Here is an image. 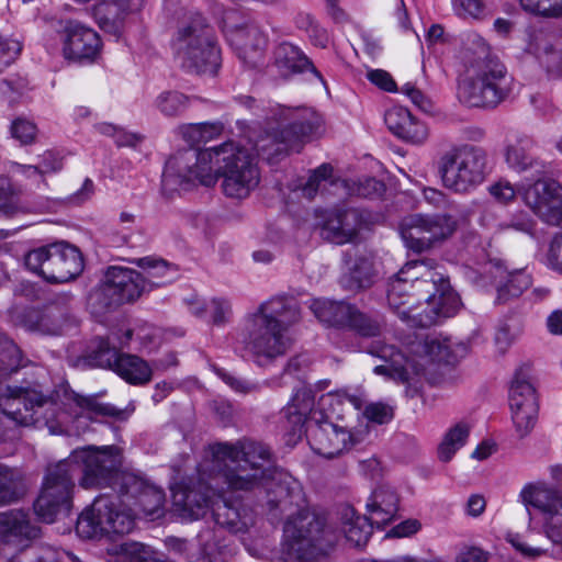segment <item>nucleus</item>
I'll return each instance as SVG.
<instances>
[{"mask_svg":"<svg viewBox=\"0 0 562 562\" xmlns=\"http://www.w3.org/2000/svg\"><path fill=\"white\" fill-rule=\"evenodd\" d=\"M509 407L516 431L527 436L536 426L539 402L533 385L524 376L516 375L509 390Z\"/></svg>","mask_w":562,"mask_h":562,"instance_id":"obj_19","label":"nucleus"},{"mask_svg":"<svg viewBox=\"0 0 562 562\" xmlns=\"http://www.w3.org/2000/svg\"><path fill=\"white\" fill-rule=\"evenodd\" d=\"M26 491L24 474L14 468L0 463V505L19 499Z\"/></svg>","mask_w":562,"mask_h":562,"instance_id":"obj_36","label":"nucleus"},{"mask_svg":"<svg viewBox=\"0 0 562 562\" xmlns=\"http://www.w3.org/2000/svg\"><path fill=\"white\" fill-rule=\"evenodd\" d=\"M101 50L97 32L79 23L69 22L64 31L63 54L71 60H92Z\"/></svg>","mask_w":562,"mask_h":562,"instance_id":"obj_22","label":"nucleus"},{"mask_svg":"<svg viewBox=\"0 0 562 562\" xmlns=\"http://www.w3.org/2000/svg\"><path fill=\"white\" fill-rule=\"evenodd\" d=\"M547 71H558L562 65V53L555 49L542 33L532 34L526 47Z\"/></svg>","mask_w":562,"mask_h":562,"instance_id":"obj_35","label":"nucleus"},{"mask_svg":"<svg viewBox=\"0 0 562 562\" xmlns=\"http://www.w3.org/2000/svg\"><path fill=\"white\" fill-rule=\"evenodd\" d=\"M20 52L19 41L0 38V72L16 58Z\"/></svg>","mask_w":562,"mask_h":562,"instance_id":"obj_57","label":"nucleus"},{"mask_svg":"<svg viewBox=\"0 0 562 562\" xmlns=\"http://www.w3.org/2000/svg\"><path fill=\"white\" fill-rule=\"evenodd\" d=\"M122 494L102 495L94 499L92 505L86 508L77 519L76 531L85 539H99L111 537V515H114L121 505Z\"/></svg>","mask_w":562,"mask_h":562,"instance_id":"obj_21","label":"nucleus"},{"mask_svg":"<svg viewBox=\"0 0 562 562\" xmlns=\"http://www.w3.org/2000/svg\"><path fill=\"white\" fill-rule=\"evenodd\" d=\"M549 262L554 269L562 272V238L555 239L551 244L549 251Z\"/></svg>","mask_w":562,"mask_h":562,"instance_id":"obj_64","label":"nucleus"},{"mask_svg":"<svg viewBox=\"0 0 562 562\" xmlns=\"http://www.w3.org/2000/svg\"><path fill=\"white\" fill-rule=\"evenodd\" d=\"M542 528L546 536L553 542L562 544V496L548 513L542 516Z\"/></svg>","mask_w":562,"mask_h":562,"instance_id":"obj_44","label":"nucleus"},{"mask_svg":"<svg viewBox=\"0 0 562 562\" xmlns=\"http://www.w3.org/2000/svg\"><path fill=\"white\" fill-rule=\"evenodd\" d=\"M507 541L526 558L537 559L547 554L546 549L526 543L519 535L508 533Z\"/></svg>","mask_w":562,"mask_h":562,"instance_id":"obj_55","label":"nucleus"},{"mask_svg":"<svg viewBox=\"0 0 562 562\" xmlns=\"http://www.w3.org/2000/svg\"><path fill=\"white\" fill-rule=\"evenodd\" d=\"M419 528L420 524L417 520L408 519L392 528L387 536L395 538L409 537L416 533L419 530Z\"/></svg>","mask_w":562,"mask_h":562,"instance_id":"obj_62","label":"nucleus"},{"mask_svg":"<svg viewBox=\"0 0 562 562\" xmlns=\"http://www.w3.org/2000/svg\"><path fill=\"white\" fill-rule=\"evenodd\" d=\"M36 536L37 529L31 526L24 513H0V543L3 544L2 551L9 558V562H57V553L52 550L45 551L41 557L30 551L11 555V549L23 550Z\"/></svg>","mask_w":562,"mask_h":562,"instance_id":"obj_15","label":"nucleus"},{"mask_svg":"<svg viewBox=\"0 0 562 562\" xmlns=\"http://www.w3.org/2000/svg\"><path fill=\"white\" fill-rule=\"evenodd\" d=\"M270 452L261 443H217L211 448V456L198 468L199 480L192 488L178 486L172 490L173 505L186 519H199L211 509L215 522L234 532L247 528L248 521L221 491L226 484L234 492L251 491L267 480V464Z\"/></svg>","mask_w":562,"mask_h":562,"instance_id":"obj_1","label":"nucleus"},{"mask_svg":"<svg viewBox=\"0 0 562 562\" xmlns=\"http://www.w3.org/2000/svg\"><path fill=\"white\" fill-rule=\"evenodd\" d=\"M12 171L15 176H21L33 182H44V177L37 165H22L15 162L12 166Z\"/></svg>","mask_w":562,"mask_h":562,"instance_id":"obj_61","label":"nucleus"},{"mask_svg":"<svg viewBox=\"0 0 562 562\" xmlns=\"http://www.w3.org/2000/svg\"><path fill=\"white\" fill-rule=\"evenodd\" d=\"M142 282L146 291L171 283L178 276L177 269L161 259L145 257L137 260Z\"/></svg>","mask_w":562,"mask_h":562,"instance_id":"obj_31","label":"nucleus"},{"mask_svg":"<svg viewBox=\"0 0 562 562\" xmlns=\"http://www.w3.org/2000/svg\"><path fill=\"white\" fill-rule=\"evenodd\" d=\"M360 227L361 217L356 210L335 212L324 223L322 235L334 244L344 245L353 240Z\"/></svg>","mask_w":562,"mask_h":562,"instance_id":"obj_26","label":"nucleus"},{"mask_svg":"<svg viewBox=\"0 0 562 562\" xmlns=\"http://www.w3.org/2000/svg\"><path fill=\"white\" fill-rule=\"evenodd\" d=\"M317 516L301 510L290 516L283 528L280 562H315L318 553H324L331 541Z\"/></svg>","mask_w":562,"mask_h":562,"instance_id":"obj_10","label":"nucleus"},{"mask_svg":"<svg viewBox=\"0 0 562 562\" xmlns=\"http://www.w3.org/2000/svg\"><path fill=\"white\" fill-rule=\"evenodd\" d=\"M562 495L544 482L526 484L520 493L519 499L526 506L539 509L542 516L561 499Z\"/></svg>","mask_w":562,"mask_h":562,"instance_id":"obj_34","label":"nucleus"},{"mask_svg":"<svg viewBox=\"0 0 562 562\" xmlns=\"http://www.w3.org/2000/svg\"><path fill=\"white\" fill-rule=\"evenodd\" d=\"M400 92L406 95L416 106L423 111H429L431 109L430 101L413 82L404 83L400 88Z\"/></svg>","mask_w":562,"mask_h":562,"instance_id":"obj_60","label":"nucleus"},{"mask_svg":"<svg viewBox=\"0 0 562 562\" xmlns=\"http://www.w3.org/2000/svg\"><path fill=\"white\" fill-rule=\"evenodd\" d=\"M488 193L495 201L502 204L513 202L517 195V190L508 180L499 179L488 187Z\"/></svg>","mask_w":562,"mask_h":562,"instance_id":"obj_53","label":"nucleus"},{"mask_svg":"<svg viewBox=\"0 0 562 562\" xmlns=\"http://www.w3.org/2000/svg\"><path fill=\"white\" fill-rule=\"evenodd\" d=\"M362 401L345 391L328 392L318 397L312 390L302 386L295 391L284 409L292 426L293 435L301 436L306 423H314L311 429L310 445L315 453L331 459L346 451L364 432L359 418Z\"/></svg>","mask_w":562,"mask_h":562,"instance_id":"obj_3","label":"nucleus"},{"mask_svg":"<svg viewBox=\"0 0 562 562\" xmlns=\"http://www.w3.org/2000/svg\"><path fill=\"white\" fill-rule=\"evenodd\" d=\"M367 78L371 83L386 92H394L397 90L392 76L383 69L369 70L367 72Z\"/></svg>","mask_w":562,"mask_h":562,"instance_id":"obj_59","label":"nucleus"},{"mask_svg":"<svg viewBox=\"0 0 562 562\" xmlns=\"http://www.w3.org/2000/svg\"><path fill=\"white\" fill-rule=\"evenodd\" d=\"M36 165L43 177H45L46 175L60 171L63 169V159L58 154L47 150L40 157Z\"/></svg>","mask_w":562,"mask_h":562,"instance_id":"obj_58","label":"nucleus"},{"mask_svg":"<svg viewBox=\"0 0 562 562\" xmlns=\"http://www.w3.org/2000/svg\"><path fill=\"white\" fill-rule=\"evenodd\" d=\"M512 89V78L499 61L483 63L476 69H467L459 82V99L470 106H494Z\"/></svg>","mask_w":562,"mask_h":562,"instance_id":"obj_12","label":"nucleus"},{"mask_svg":"<svg viewBox=\"0 0 562 562\" xmlns=\"http://www.w3.org/2000/svg\"><path fill=\"white\" fill-rule=\"evenodd\" d=\"M10 132L21 144H31L37 135L35 124L23 117H18L11 123Z\"/></svg>","mask_w":562,"mask_h":562,"instance_id":"obj_50","label":"nucleus"},{"mask_svg":"<svg viewBox=\"0 0 562 562\" xmlns=\"http://www.w3.org/2000/svg\"><path fill=\"white\" fill-rule=\"evenodd\" d=\"M487 156L483 148L461 145L446 151L439 160V175L445 188L467 193L486 178Z\"/></svg>","mask_w":562,"mask_h":562,"instance_id":"obj_11","label":"nucleus"},{"mask_svg":"<svg viewBox=\"0 0 562 562\" xmlns=\"http://www.w3.org/2000/svg\"><path fill=\"white\" fill-rule=\"evenodd\" d=\"M227 37L245 64L256 67L262 60L267 38L257 25L250 24L232 29L228 31Z\"/></svg>","mask_w":562,"mask_h":562,"instance_id":"obj_25","label":"nucleus"},{"mask_svg":"<svg viewBox=\"0 0 562 562\" xmlns=\"http://www.w3.org/2000/svg\"><path fill=\"white\" fill-rule=\"evenodd\" d=\"M429 136V130L427 125L414 116L411 117L409 123L403 128L398 138L412 143L414 145L424 144Z\"/></svg>","mask_w":562,"mask_h":562,"instance_id":"obj_49","label":"nucleus"},{"mask_svg":"<svg viewBox=\"0 0 562 562\" xmlns=\"http://www.w3.org/2000/svg\"><path fill=\"white\" fill-rule=\"evenodd\" d=\"M207 312L213 324H224L231 315V304L224 299H211L207 301Z\"/></svg>","mask_w":562,"mask_h":562,"instance_id":"obj_54","label":"nucleus"},{"mask_svg":"<svg viewBox=\"0 0 562 562\" xmlns=\"http://www.w3.org/2000/svg\"><path fill=\"white\" fill-rule=\"evenodd\" d=\"M525 203L543 221L562 222V187L554 180H538L520 191Z\"/></svg>","mask_w":562,"mask_h":562,"instance_id":"obj_20","label":"nucleus"},{"mask_svg":"<svg viewBox=\"0 0 562 562\" xmlns=\"http://www.w3.org/2000/svg\"><path fill=\"white\" fill-rule=\"evenodd\" d=\"M530 285V279L521 271L508 274L505 284L497 288V300L505 301L509 296H518Z\"/></svg>","mask_w":562,"mask_h":562,"instance_id":"obj_46","label":"nucleus"},{"mask_svg":"<svg viewBox=\"0 0 562 562\" xmlns=\"http://www.w3.org/2000/svg\"><path fill=\"white\" fill-rule=\"evenodd\" d=\"M412 116L406 108L394 105L385 112L384 122L390 132L398 137L403 128L409 123Z\"/></svg>","mask_w":562,"mask_h":562,"instance_id":"obj_48","label":"nucleus"},{"mask_svg":"<svg viewBox=\"0 0 562 562\" xmlns=\"http://www.w3.org/2000/svg\"><path fill=\"white\" fill-rule=\"evenodd\" d=\"M454 13L463 19H480L484 12L483 0H451Z\"/></svg>","mask_w":562,"mask_h":562,"instance_id":"obj_52","label":"nucleus"},{"mask_svg":"<svg viewBox=\"0 0 562 562\" xmlns=\"http://www.w3.org/2000/svg\"><path fill=\"white\" fill-rule=\"evenodd\" d=\"M529 14L544 19H562V0H519Z\"/></svg>","mask_w":562,"mask_h":562,"instance_id":"obj_42","label":"nucleus"},{"mask_svg":"<svg viewBox=\"0 0 562 562\" xmlns=\"http://www.w3.org/2000/svg\"><path fill=\"white\" fill-rule=\"evenodd\" d=\"M138 271L124 267H111L106 271L104 291L113 296L114 304L131 302L146 291Z\"/></svg>","mask_w":562,"mask_h":562,"instance_id":"obj_24","label":"nucleus"},{"mask_svg":"<svg viewBox=\"0 0 562 562\" xmlns=\"http://www.w3.org/2000/svg\"><path fill=\"white\" fill-rule=\"evenodd\" d=\"M111 537L128 533L134 528L135 512L128 507L125 497L122 496L121 505L117 506L114 515H111Z\"/></svg>","mask_w":562,"mask_h":562,"instance_id":"obj_45","label":"nucleus"},{"mask_svg":"<svg viewBox=\"0 0 562 562\" xmlns=\"http://www.w3.org/2000/svg\"><path fill=\"white\" fill-rule=\"evenodd\" d=\"M333 168L329 165H322L317 169H315L306 184L303 187V194L312 199L322 187V183L325 182L331 176Z\"/></svg>","mask_w":562,"mask_h":562,"instance_id":"obj_51","label":"nucleus"},{"mask_svg":"<svg viewBox=\"0 0 562 562\" xmlns=\"http://www.w3.org/2000/svg\"><path fill=\"white\" fill-rule=\"evenodd\" d=\"M468 353V345L437 335L416 336L401 350L383 346L376 356L385 361L373 372L397 383L414 384L443 364H454Z\"/></svg>","mask_w":562,"mask_h":562,"instance_id":"obj_7","label":"nucleus"},{"mask_svg":"<svg viewBox=\"0 0 562 562\" xmlns=\"http://www.w3.org/2000/svg\"><path fill=\"white\" fill-rule=\"evenodd\" d=\"M220 530H204L198 536L200 558L198 562H225L223 558L224 546L220 544Z\"/></svg>","mask_w":562,"mask_h":562,"instance_id":"obj_38","label":"nucleus"},{"mask_svg":"<svg viewBox=\"0 0 562 562\" xmlns=\"http://www.w3.org/2000/svg\"><path fill=\"white\" fill-rule=\"evenodd\" d=\"M24 262L32 272L57 283L75 279L83 269L79 250L65 243L32 249L25 255Z\"/></svg>","mask_w":562,"mask_h":562,"instance_id":"obj_13","label":"nucleus"},{"mask_svg":"<svg viewBox=\"0 0 562 562\" xmlns=\"http://www.w3.org/2000/svg\"><path fill=\"white\" fill-rule=\"evenodd\" d=\"M387 302L402 321L420 327L451 317L460 306L458 294L432 259L402 267L390 280Z\"/></svg>","mask_w":562,"mask_h":562,"instance_id":"obj_4","label":"nucleus"},{"mask_svg":"<svg viewBox=\"0 0 562 562\" xmlns=\"http://www.w3.org/2000/svg\"><path fill=\"white\" fill-rule=\"evenodd\" d=\"M310 308L323 323L350 326L362 336H375L380 333V325L375 321L360 313L355 306L348 303L313 299L311 300Z\"/></svg>","mask_w":562,"mask_h":562,"instance_id":"obj_17","label":"nucleus"},{"mask_svg":"<svg viewBox=\"0 0 562 562\" xmlns=\"http://www.w3.org/2000/svg\"><path fill=\"white\" fill-rule=\"evenodd\" d=\"M131 0H113L99 3L94 9V18L105 32L119 35L124 15L132 11Z\"/></svg>","mask_w":562,"mask_h":562,"instance_id":"obj_33","label":"nucleus"},{"mask_svg":"<svg viewBox=\"0 0 562 562\" xmlns=\"http://www.w3.org/2000/svg\"><path fill=\"white\" fill-rule=\"evenodd\" d=\"M188 102L181 92L167 90L156 97L154 105L165 116H176L188 106Z\"/></svg>","mask_w":562,"mask_h":562,"instance_id":"obj_41","label":"nucleus"},{"mask_svg":"<svg viewBox=\"0 0 562 562\" xmlns=\"http://www.w3.org/2000/svg\"><path fill=\"white\" fill-rule=\"evenodd\" d=\"M533 228V222L527 214L520 213L512 220L498 224V232L513 229L518 233L530 234Z\"/></svg>","mask_w":562,"mask_h":562,"instance_id":"obj_56","label":"nucleus"},{"mask_svg":"<svg viewBox=\"0 0 562 562\" xmlns=\"http://www.w3.org/2000/svg\"><path fill=\"white\" fill-rule=\"evenodd\" d=\"M116 344L110 341L102 342L98 356L106 357L109 366L122 379L131 384H144L151 378V369L146 361L132 355H117Z\"/></svg>","mask_w":562,"mask_h":562,"instance_id":"obj_23","label":"nucleus"},{"mask_svg":"<svg viewBox=\"0 0 562 562\" xmlns=\"http://www.w3.org/2000/svg\"><path fill=\"white\" fill-rule=\"evenodd\" d=\"M149 551L138 542H123L108 550V562H146Z\"/></svg>","mask_w":562,"mask_h":562,"instance_id":"obj_40","label":"nucleus"},{"mask_svg":"<svg viewBox=\"0 0 562 562\" xmlns=\"http://www.w3.org/2000/svg\"><path fill=\"white\" fill-rule=\"evenodd\" d=\"M457 226L449 214H412L401 221L400 234L406 248L424 252L451 237Z\"/></svg>","mask_w":562,"mask_h":562,"instance_id":"obj_14","label":"nucleus"},{"mask_svg":"<svg viewBox=\"0 0 562 562\" xmlns=\"http://www.w3.org/2000/svg\"><path fill=\"white\" fill-rule=\"evenodd\" d=\"M533 140L525 134L515 133L507 137L505 146V161L507 166L517 171L524 172L532 168L537 160L533 155Z\"/></svg>","mask_w":562,"mask_h":562,"instance_id":"obj_29","label":"nucleus"},{"mask_svg":"<svg viewBox=\"0 0 562 562\" xmlns=\"http://www.w3.org/2000/svg\"><path fill=\"white\" fill-rule=\"evenodd\" d=\"M220 178L227 198L246 199L260 181L255 155L235 142L200 150H183L167 160L162 186L172 192L188 190L195 183L213 187Z\"/></svg>","mask_w":562,"mask_h":562,"instance_id":"obj_2","label":"nucleus"},{"mask_svg":"<svg viewBox=\"0 0 562 562\" xmlns=\"http://www.w3.org/2000/svg\"><path fill=\"white\" fill-rule=\"evenodd\" d=\"M171 47L176 61L191 72L214 75L220 67L221 53L213 29L200 14L181 23Z\"/></svg>","mask_w":562,"mask_h":562,"instance_id":"obj_9","label":"nucleus"},{"mask_svg":"<svg viewBox=\"0 0 562 562\" xmlns=\"http://www.w3.org/2000/svg\"><path fill=\"white\" fill-rule=\"evenodd\" d=\"M357 396L361 398L362 404L359 409V418L352 417V420L355 424H362L364 426V432L367 431L369 422L384 424L393 418V409L391 406L380 402L366 404L362 396Z\"/></svg>","mask_w":562,"mask_h":562,"instance_id":"obj_39","label":"nucleus"},{"mask_svg":"<svg viewBox=\"0 0 562 562\" xmlns=\"http://www.w3.org/2000/svg\"><path fill=\"white\" fill-rule=\"evenodd\" d=\"M470 427L465 423H459L448 430L438 447V457L448 462L454 453L465 443Z\"/></svg>","mask_w":562,"mask_h":562,"instance_id":"obj_37","label":"nucleus"},{"mask_svg":"<svg viewBox=\"0 0 562 562\" xmlns=\"http://www.w3.org/2000/svg\"><path fill=\"white\" fill-rule=\"evenodd\" d=\"M63 404L67 411L57 414L58 405L54 400L43 397L34 390L19 387H8L7 393L0 396L2 412L10 419L23 426H46L50 435L67 432L65 426L70 415L94 418L119 413L114 406L101 403L94 395L66 393Z\"/></svg>","mask_w":562,"mask_h":562,"instance_id":"obj_6","label":"nucleus"},{"mask_svg":"<svg viewBox=\"0 0 562 562\" xmlns=\"http://www.w3.org/2000/svg\"><path fill=\"white\" fill-rule=\"evenodd\" d=\"M300 321L296 305L283 296L262 302L245 323L246 346L259 359L283 356L290 346L288 329Z\"/></svg>","mask_w":562,"mask_h":562,"instance_id":"obj_8","label":"nucleus"},{"mask_svg":"<svg viewBox=\"0 0 562 562\" xmlns=\"http://www.w3.org/2000/svg\"><path fill=\"white\" fill-rule=\"evenodd\" d=\"M282 115L286 125L279 135L273 136V140L279 144L277 153L299 151L301 144L315 135L322 126V117L311 109H288Z\"/></svg>","mask_w":562,"mask_h":562,"instance_id":"obj_18","label":"nucleus"},{"mask_svg":"<svg viewBox=\"0 0 562 562\" xmlns=\"http://www.w3.org/2000/svg\"><path fill=\"white\" fill-rule=\"evenodd\" d=\"M398 509L396 493L386 485L376 487L367 502L368 520L376 527H383L393 520Z\"/></svg>","mask_w":562,"mask_h":562,"instance_id":"obj_27","label":"nucleus"},{"mask_svg":"<svg viewBox=\"0 0 562 562\" xmlns=\"http://www.w3.org/2000/svg\"><path fill=\"white\" fill-rule=\"evenodd\" d=\"M346 265L347 272L341 277L340 283L351 291L369 286L380 272V262L371 254L359 256Z\"/></svg>","mask_w":562,"mask_h":562,"instance_id":"obj_28","label":"nucleus"},{"mask_svg":"<svg viewBox=\"0 0 562 562\" xmlns=\"http://www.w3.org/2000/svg\"><path fill=\"white\" fill-rule=\"evenodd\" d=\"M344 184L350 194L364 198L379 196L385 190L383 182L374 178H366L357 182L345 181Z\"/></svg>","mask_w":562,"mask_h":562,"instance_id":"obj_47","label":"nucleus"},{"mask_svg":"<svg viewBox=\"0 0 562 562\" xmlns=\"http://www.w3.org/2000/svg\"><path fill=\"white\" fill-rule=\"evenodd\" d=\"M372 526L368 517L356 516L344 524L342 531L346 539L351 544L358 547L367 543L371 535Z\"/></svg>","mask_w":562,"mask_h":562,"instance_id":"obj_43","label":"nucleus"},{"mask_svg":"<svg viewBox=\"0 0 562 562\" xmlns=\"http://www.w3.org/2000/svg\"><path fill=\"white\" fill-rule=\"evenodd\" d=\"M490 45L483 36L473 31L461 34L459 58L468 69H476L483 63L495 61L490 58Z\"/></svg>","mask_w":562,"mask_h":562,"instance_id":"obj_32","label":"nucleus"},{"mask_svg":"<svg viewBox=\"0 0 562 562\" xmlns=\"http://www.w3.org/2000/svg\"><path fill=\"white\" fill-rule=\"evenodd\" d=\"M114 449L119 451L117 448ZM117 456L119 462H121L120 452H117ZM119 464L111 471L109 482L104 486L109 485L119 488L123 497L126 498L128 507L134 509L135 516L138 513H143L146 516L157 514L165 501L162 491L134 473L117 471Z\"/></svg>","mask_w":562,"mask_h":562,"instance_id":"obj_16","label":"nucleus"},{"mask_svg":"<svg viewBox=\"0 0 562 562\" xmlns=\"http://www.w3.org/2000/svg\"><path fill=\"white\" fill-rule=\"evenodd\" d=\"M456 562H488V553L479 548L472 547L460 552Z\"/></svg>","mask_w":562,"mask_h":562,"instance_id":"obj_63","label":"nucleus"},{"mask_svg":"<svg viewBox=\"0 0 562 562\" xmlns=\"http://www.w3.org/2000/svg\"><path fill=\"white\" fill-rule=\"evenodd\" d=\"M117 463L119 456L114 447H88L75 450L67 459L49 465L34 503L36 515L45 522H53L59 513L69 510L72 479L78 471H82V487H103Z\"/></svg>","mask_w":562,"mask_h":562,"instance_id":"obj_5","label":"nucleus"},{"mask_svg":"<svg viewBox=\"0 0 562 562\" xmlns=\"http://www.w3.org/2000/svg\"><path fill=\"white\" fill-rule=\"evenodd\" d=\"M274 66L282 77H289L293 74L311 68L315 76L325 83L322 76L314 68L308 58L304 56L299 48L291 44L283 43L278 46L274 52Z\"/></svg>","mask_w":562,"mask_h":562,"instance_id":"obj_30","label":"nucleus"}]
</instances>
